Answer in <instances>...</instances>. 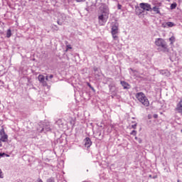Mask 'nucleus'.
<instances>
[{"label":"nucleus","mask_w":182,"mask_h":182,"mask_svg":"<svg viewBox=\"0 0 182 182\" xmlns=\"http://www.w3.org/2000/svg\"><path fill=\"white\" fill-rule=\"evenodd\" d=\"M135 97L137 99L138 102L139 103H141L143 106L145 107H149L150 106V101H149V99L147 97H146V95L143 92H137L135 95Z\"/></svg>","instance_id":"obj_1"},{"label":"nucleus","mask_w":182,"mask_h":182,"mask_svg":"<svg viewBox=\"0 0 182 182\" xmlns=\"http://www.w3.org/2000/svg\"><path fill=\"white\" fill-rule=\"evenodd\" d=\"M155 45L159 48H161L164 52H167L168 46H167V43L163 38H156L155 40Z\"/></svg>","instance_id":"obj_2"},{"label":"nucleus","mask_w":182,"mask_h":182,"mask_svg":"<svg viewBox=\"0 0 182 182\" xmlns=\"http://www.w3.org/2000/svg\"><path fill=\"white\" fill-rule=\"evenodd\" d=\"M111 33L114 41H117L119 39V36H117V34L119 33V23H114L112 24Z\"/></svg>","instance_id":"obj_3"},{"label":"nucleus","mask_w":182,"mask_h":182,"mask_svg":"<svg viewBox=\"0 0 182 182\" xmlns=\"http://www.w3.org/2000/svg\"><path fill=\"white\" fill-rule=\"evenodd\" d=\"M107 19H109V16L106 15V14H101L99 16H98V22L99 24L101 26H103V25H105V23H106V22H107Z\"/></svg>","instance_id":"obj_4"},{"label":"nucleus","mask_w":182,"mask_h":182,"mask_svg":"<svg viewBox=\"0 0 182 182\" xmlns=\"http://www.w3.org/2000/svg\"><path fill=\"white\" fill-rule=\"evenodd\" d=\"M0 141H3L4 143L8 141V134L5 133V130L4 129L0 130Z\"/></svg>","instance_id":"obj_5"},{"label":"nucleus","mask_w":182,"mask_h":182,"mask_svg":"<svg viewBox=\"0 0 182 182\" xmlns=\"http://www.w3.org/2000/svg\"><path fill=\"white\" fill-rule=\"evenodd\" d=\"M139 6L143 11H147L148 12L151 11V5L148 3H141Z\"/></svg>","instance_id":"obj_6"},{"label":"nucleus","mask_w":182,"mask_h":182,"mask_svg":"<svg viewBox=\"0 0 182 182\" xmlns=\"http://www.w3.org/2000/svg\"><path fill=\"white\" fill-rule=\"evenodd\" d=\"M65 21H66V15L65 14H62L59 16L58 19L57 21V23L58 25L62 26Z\"/></svg>","instance_id":"obj_7"},{"label":"nucleus","mask_w":182,"mask_h":182,"mask_svg":"<svg viewBox=\"0 0 182 182\" xmlns=\"http://www.w3.org/2000/svg\"><path fill=\"white\" fill-rule=\"evenodd\" d=\"M37 130L39 133H42L44 130H46V132H50V127L49 125H46L45 127H41V125H39V127H37Z\"/></svg>","instance_id":"obj_8"},{"label":"nucleus","mask_w":182,"mask_h":182,"mask_svg":"<svg viewBox=\"0 0 182 182\" xmlns=\"http://www.w3.org/2000/svg\"><path fill=\"white\" fill-rule=\"evenodd\" d=\"M101 14L109 16V7L106 5H102L100 7Z\"/></svg>","instance_id":"obj_9"},{"label":"nucleus","mask_w":182,"mask_h":182,"mask_svg":"<svg viewBox=\"0 0 182 182\" xmlns=\"http://www.w3.org/2000/svg\"><path fill=\"white\" fill-rule=\"evenodd\" d=\"M175 110L178 112V113H182V98H180L179 102L176 105Z\"/></svg>","instance_id":"obj_10"},{"label":"nucleus","mask_w":182,"mask_h":182,"mask_svg":"<svg viewBox=\"0 0 182 182\" xmlns=\"http://www.w3.org/2000/svg\"><path fill=\"white\" fill-rule=\"evenodd\" d=\"M84 143H85V147H87V149H89V147H90L92 146V141L90 140V138H89V137H86L85 139Z\"/></svg>","instance_id":"obj_11"},{"label":"nucleus","mask_w":182,"mask_h":182,"mask_svg":"<svg viewBox=\"0 0 182 182\" xmlns=\"http://www.w3.org/2000/svg\"><path fill=\"white\" fill-rule=\"evenodd\" d=\"M175 26L176 24H174V23L168 21L164 24V28H173V26Z\"/></svg>","instance_id":"obj_12"},{"label":"nucleus","mask_w":182,"mask_h":182,"mask_svg":"<svg viewBox=\"0 0 182 182\" xmlns=\"http://www.w3.org/2000/svg\"><path fill=\"white\" fill-rule=\"evenodd\" d=\"M159 73L163 75V76H168L170 75V73L167 70H160Z\"/></svg>","instance_id":"obj_13"},{"label":"nucleus","mask_w":182,"mask_h":182,"mask_svg":"<svg viewBox=\"0 0 182 182\" xmlns=\"http://www.w3.org/2000/svg\"><path fill=\"white\" fill-rule=\"evenodd\" d=\"M152 11H154V12H156V14H160V8L157 6H154L151 9Z\"/></svg>","instance_id":"obj_14"},{"label":"nucleus","mask_w":182,"mask_h":182,"mask_svg":"<svg viewBox=\"0 0 182 182\" xmlns=\"http://www.w3.org/2000/svg\"><path fill=\"white\" fill-rule=\"evenodd\" d=\"M38 80H39L40 83H42L43 82H45V76H43L42 75H38Z\"/></svg>","instance_id":"obj_15"},{"label":"nucleus","mask_w":182,"mask_h":182,"mask_svg":"<svg viewBox=\"0 0 182 182\" xmlns=\"http://www.w3.org/2000/svg\"><path fill=\"white\" fill-rule=\"evenodd\" d=\"M121 85L123 86L124 89H127V86H129V84L124 81H121Z\"/></svg>","instance_id":"obj_16"},{"label":"nucleus","mask_w":182,"mask_h":182,"mask_svg":"<svg viewBox=\"0 0 182 182\" xmlns=\"http://www.w3.org/2000/svg\"><path fill=\"white\" fill-rule=\"evenodd\" d=\"M12 36V31L11 29H8L6 32V38H11Z\"/></svg>","instance_id":"obj_17"},{"label":"nucleus","mask_w":182,"mask_h":182,"mask_svg":"<svg viewBox=\"0 0 182 182\" xmlns=\"http://www.w3.org/2000/svg\"><path fill=\"white\" fill-rule=\"evenodd\" d=\"M169 41H171V44L173 45V43H174V42H176V38L174 36H171L169 38Z\"/></svg>","instance_id":"obj_18"},{"label":"nucleus","mask_w":182,"mask_h":182,"mask_svg":"<svg viewBox=\"0 0 182 182\" xmlns=\"http://www.w3.org/2000/svg\"><path fill=\"white\" fill-rule=\"evenodd\" d=\"M177 8V3H173L171 4V9H176Z\"/></svg>","instance_id":"obj_19"},{"label":"nucleus","mask_w":182,"mask_h":182,"mask_svg":"<svg viewBox=\"0 0 182 182\" xmlns=\"http://www.w3.org/2000/svg\"><path fill=\"white\" fill-rule=\"evenodd\" d=\"M46 182H55V178L50 177L47 179Z\"/></svg>","instance_id":"obj_20"},{"label":"nucleus","mask_w":182,"mask_h":182,"mask_svg":"<svg viewBox=\"0 0 182 182\" xmlns=\"http://www.w3.org/2000/svg\"><path fill=\"white\" fill-rule=\"evenodd\" d=\"M130 134H131L132 136H136V134H137V132H136V130H133V131L130 133Z\"/></svg>","instance_id":"obj_21"},{"label":"nucleus","mask_w":182,"mask_h":182,"mask_svg":"<svg viewBox=\"0 0 182 182\" xmlns=\"http://www.w3.org/2000/svg\"><path fill=\"white\" fill-rule=\"evenodd\" d=\"M53 28H54L55 31H59V27H58L56 25H54Z\"/></svg>","instance_id":"obj_22"},{"label":"nucleus","mask_w":182,"mask_h":182,"mask_svg":"<svg viewBox=\"0 0 182 182\" xmlns=\"http://www.w3.org/2000/svg\"><path fill=\"white\" fill-rule=\"evenodd\" d=\"M41 83H42L43 86H48V82H46V81H43Z\"/></svg>","instance_id":"obj_23"},{"label":"nucleus","mask_w":182,"mask_h":182,"mask_svg":"<svg viewBox=\"0 0 182 182\" xmlns=\"http://www.w3.org/2000/svg\"><path fill=\"white\" fill-rule=\"evenodd\" d=\"M0 178H4V176H2V170L0 169Z\"/></svg>","instance_id":"obj_24"},{"label":"nucleus","mask_w":182,"mask_h":182,"mask_svg":"<svg viewBox=\"0 0 182 182\" xmlns=\"http://www.w3.org/2000/svg\"><path fill=\"white\" fill-rule=\"evenodd\" d=\"M159 117V115L157 114H154V119H157Z\"/></svg>","instance_id":"obj_25"},{"label":"nucleus","mask_w":182,"mask_h":182,"mask_svg":"<svg viewBox=\"0 0 182 182\" xmlns=\"http://www.w3.org/2000/svg\"><path fill=\"white\" fill-rule=\"evenodd\" d=\"M132 129H136V127H137V124L132 125Z\"/></svg>","instance_id":"obj_26"},{"label":"nucleus","mask_w":182,"mask_h":182,"mask_svg":"<svg viewBox=\"0 0 182 182\" xmlns=\"http://www.w3.org/2000/svg\"><path fill=\"white\" fill-rule=\"evenodd\" d=\"M5 156V153H0V159L1 157H4Z\"/></svg>","instance_id":"obj_27"},{"label":"nucleus","mask_w":182,"mask_h":182,"mask_svg":"<svg viewBox=\"0 0 182 182\" xmlns=\"http://www.w3.org/2000/svg\"><path fill=\"white\" fill-rule=\"evenodd\" d=\"M76 2H85L86 0H75Z\"/></svg>","instance_id":"obj_28"},{"label":"nucleus","mask_w":182,"mask_h":182,"mask_svg":"<svg viewBox=\"0 0 182 182\" xmlns=\"http://www.w3.org/2000/svg\"><path fill=\"white\" fill-rule=\"evenodd\" d=\"M36 182H43V181H42V179H41V178H38Z\"/></svg>","instance_id":"obj_29"},{"label":"nucleus","mask_w":182,"mask_h":182,"mask_svg":"<svg viewBox=\"0 0 182 182\" xmlns=\"http://www.w3.org/2000/svg\"><path fill=\"white\" fill-rule=\"evenodd\" d=\"M87 87H90V88L92 87V85H90V83L87 82Z\"/></svg>","instance_id":"obj_30"},{"label":"nucleus","mask_w":182,"mask_h":182,"mask_svg":"<svg viewBox=\"0 0 182 182\" xmlns=\"http://www.w3.org/2000/svg\"><path fill=\"white\" fill-rule=\"evenodd\" d=\"M117 8H118V9H122V5L118 4Z\"/></svg>","instance_id":"obj_31"},{"label":"nucleus","mask_w":182,"mask_h":182,"mask_svg":"<svg viewBox=\"0 0 182 182\" xmlns=\"http://www.w3.org/2000/svg\"><path fill=\"white\" fill-rule=\"evenodd\" d=\"M67 49H72V46L70 45L67 46Z\"/></svg>","instance_id":"obj_32"},{"label":"nucleus","mask_w":182,"mask_h":182,"mask_svg":"<svg viewBox=\"0 0 182 182\" xmlns=\"http://www.w3.org/2000/svg\"><path fill=\"white\" fill-rule=\"evenodd\" d=\"M49 79H53V75H50L49 76Z\"/></svg>","instance_id":"obj_33"},{"label":"nucleus","mask_w":182,"mask_h":182,"mask_svg":"<svg viewBox=\"0 0 182 182\" xmlns=\"http://www.w3.org/2000/svg\"><path fill=\"white\" fill-rule=\"evenodd\" d=\"M90 89H91L93 92H95V88H94L93 87H91Z\"/></svg>","instance_id":"obj_34"},{"label":"nucleus","mask_w":182,"mask_h":182,"mask_svg":"<svg viewBox=\"0 0 182 182\" xmlns=\"http://www.w3.org/2000/svg\"><path fill=\"white\" fill-rule=\"evenodd\" d=\"M4 156H6V157H9V155L5 154Z\"/></svg>","instance_id":"obj_35"},{"label":"nucleus","mask_w":182,"mask_h":182,"mask_svg":"<svg viewBox=\"0 0 182 182\" xmlns=\"http://www.w3.org/2000/svg\"><path fill=\"white\" fill-rule=\"evenodd\" d=\"M0 147H2V142L0 141Z\"/></svg>","instance_id":"obj_36"},{"label":"nucleus","mask_w":182,"mask_h":182,"mask_svg":"<svg viewBox=\"0 0 182 182\" xmlns=\"http://www.w3.org/2000/svg\"><path fill=\"white\" fill-rule=\"evenodd\" d=\"M48 76H46V80H48Z\"/></svg>","instance_id":"obj_37"},{"label":"nucleus","mask_w":182,"mask_h":182,"mask_svg":"<svg viewBox=\"0 0 182 182\" xmlns=\"http://www.w3.org/2000/svg\"><path fill=\"white\" fill-rule=\"evenodd\" d=\"M137 139H139V138H137V136H135V140H137Z\"/></svg>","instance_id":"obj_38"},{"label":"nucleus","mask_w":182,"mask_h":182,"mask_svg":"<svg viewBox=\"0 0 182 182\" xmlns=\"http://www.w3.org/2000/svg\"><path fill=\"white\" fill-rule=\"evenodd\" d=\"M139 143H141V141L140 139H139Z\"/></svg>","instance_id":"obj_39"},{"label":"nucleus","mask_w":182,"mask_h":182,"mask_svg":"<svg viewBox=\"0 0 182 182\" xmlns=\"http://www.w3.org/2000/svg\"><path fill=\"white\" fill-rule=\"evenodd\" d=\"M149 177H151V175H150Z\"/></svg>","instance_id":"obj_40"},{"label":"nucleus","mask_w":182,"mask_h":182,"mask_svg":"<svg viewBox=\"0 0 182 182\" xmlns=\"http://www.w3.org/2000/svg\"><path fill=\"white\" fill-rule=\"evenodd\" d=\"M181 133H182V129L181 130Z\"/></svg>","instance_id":"obj_41"}]
</instances>
